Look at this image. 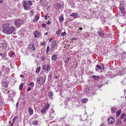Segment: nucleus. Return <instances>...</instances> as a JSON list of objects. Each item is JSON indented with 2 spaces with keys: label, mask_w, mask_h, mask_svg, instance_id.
<instances>
[{
  "label": "nucleus",
  "mask_w": 126,
  "mask_h": 126,
  "mask_svg": "<svg viewBox=\"0 0 126 126\" xmlns=\"http://www.w3.org/2000/svg\"><path fill=\"white\" fill-rule=\"evenodd\" d=\"M49 16H47V17H48V18H49Z\"/></svg>",
  "instance_id": "338daca9"
},
{
  "label": "nucleus",
  "mask_w": 126,
  "mask_h": 126,
  "mask_svg": "<svg viewBox=\"0 0 126 126\" xmlns=\"http://www.w3.org/2000/svg\"><path fill=\"white\" fill-rule=\"evenodd\" d=\"M72 40H75L76 41L77 40L76 38H73L72 39Z\"/></svg>",
  "instance_id": "a18cd8bd"
},
{
  "label": "nucleus",
  "mask_w": 126,
  "mask_h": 126,
  "mask_svg": "<svg viewBox=\"0 0 126 126\" xmlns=\"http://www.w3.org/2000/svg\"><path fill=\"white\" fill-rule=\"evenodd\" d=\"M44 42H43L42 43L41 45H44Z\"/></svg>",
  "instance_id": "5fc2aeb1"
},
{
  "label": "nucleus",
  "mask_w": 126,
  "mask_h": 126,
  "mask_svg": "<svg viewBox=\"0 0 126 126\" xmlns=\"http://www.w3.org/2000/svg\"><path fill=\"white\" fill-rule=\"evenodd\" d=\"M38 121L36 120L32 122V124H33L34 125H37L38 124Z\"/></svg>",
  "instance_id": "c85d7f7f"
},
{
  "label": "nucleus",
  "mask_w": 126,
  "mask_h": 126,
  "mask_svg": "<svg viewBox=\"0 0 126 126\" xmlns=\"http://www.w3.org/2000/svg\"><path fill=\"white\" fill-rule=\"evenodd\" d=\"M29 86H31L32 87H33L34 85V83L32 82H29Z\"/></svg>",
  "instance_id": "2f4dec72"
},
{
  "label": "nucleus",
  "mask_w": 126,
  "mask_h": 126,
  "mask_svg": "<svg viewBox=\"0 0 126 126\" xmlns=\"http://www.w3.org/2000/svg\"><path fill=\"white\" fill-rule=\"evenodd\" d=\"M41 26L42 28H44L46 27V25L45 24L43 23L42 24Z\"/></svg>",
  "instance_id": "ea45409f"
},
{
  "label": "nucleus",
  "mask_w": 126,
  "mask_h": 126,
  "mask_svg": "<svg viewBox=\"0 0 126 126\" xmlns=\"http://www.w3.org/2000/svg\"><path fill=\"white\" fill-rule=\"evenodd\" d=\"M96 67L99 69H102V67L100 66H99L98 65H97Z\"/></svg>",
  "instance_id": "58836bf2"
},
{
  "label": "nucleus",
  "mask_w": 126,
  "mask_h": 126,
  "mask_svg": "<svg viewBox=\"0 0 126 126\" xmlns=\"http://www.w3.org/2000/svg\"><path fill=\"white\" fill-rule=\"evenodd\" d=\"M56 41H53L52 42V44L53 45V46L52 47H53L55 46H57V45L56 44Z\"/></svg>",
  "instance_id": "c756f323"
},
{
  "label": "nucleus",
  "mask_w": 126,
  "mask_h": 126,
  "mask_svg": "<svg viewBox=\"0 0 126 126\" xmlns=\"http://www.w3.org/2000/svg\"><path fill=\"white\" fill-rule=\"evenodd\" d=\"M61 15L62 16H60L59 18V22L61 23H63L64 20V18L63 16V15L62 14Z\"/></svg>",
  "instance_id": "f8f14e48"
},
{
  "label": "nucleus",
  "mask_w": 126,
  "mask_h": 126,
  "mask_svg": "<svg viewBox=\"0 0 126 126\" xmlns=\"http://www.w3.org/2000/svg\"><path fill=\"white\" fill-rule=\"evenodd\" d=\"M119 8H120V10L122 11V13L123 14V13H124V11H123L124 10V8L122 6H121V7L120 6Z\"/></svg>",
  "instance_id": "7c9ffc66"
},
{
  "label": "nucleus",
  "mask_w": 126,
  "mask_h": 126,
  "mask_svg": "<svg viewBox=\"0 0 126 126\" xmlns=\"http://www.w3.org/2000/svg\"><path fill=\"white\" fill-rule=\"evenodd\" d=\"M82 119V121H84L85 120V119Z\"/></svg>",
  "instance_id": "680f3d73"
},
{
  "label": "nucleus",
  "mask_w": 126,
  "mask_h": 126,
  "mask_svg": "<svg viewBox=\"0 0 126 126\" xmlns=\"http://www.w3.org/2000/svg\"><path fill=\"white\" fill-rule=\"evenodd\" d=\"M88 101V99L86 98H84L82 100V102L83 103H85L87 102Z\"/></svg>",
  "instance_id": "393cba45"
},
{
  "label": "nucleus",
  "mask_w": 126,
  "mask_h": 126,
  "mask_svg": "<svg viewBox=\"0 0 126 126\" xmlns=\"http://www.w3.org/2000/svg\"><path fill=\"white\" fill-rule=\"evenodd\" d=\"M104 31H102L100 32L99 33V36L102 37H104Z\"/></svg>",
  "instance_id": "dca6fc26"
},
{
  "label": "nucleus",
  "mask_w": 126,
  "mask_h": 126,
  "mask_svg": "<svg viewBox=\"0 0 126 126\" xmlns=\"http://www.w3.org/2000/svg\"><path fill=\"white\" fill-rule=\"evenodd\" d=\"M52 40V39L51 38H50V40H49V42H50Z\"/></svg>",
  "instance_id": "603ef678"
},
{
  "label": "nucleus",
  "mask_w": 126,
  "mask_h": 126,
  "mask_svg": "<svg viewBox=\"0 0 126 126\" xmlns=\"http://www.w3.org/2000/svg\"><path fill=\"white\" fill-rule=\"evenodd\" d=\"M69 58H67L65 60V63H68L69 62Z\"/></svg>",
  "instance_id": "4c0bfd02"
},
{
  "label": "nucleus",
  "mask_w": 126,
  "mask_h": 126,
  "mask_svg": "<svg viewBox=\"0 0 126 126\" xmlns=\"http://www.w3.org/2000/svg\"><path fill=\"white\" fill-rule=\"evenodd\" d=\"M48 95L49 97L51 98L53 95V93L52 92H50L48 93Z\"/></svg>",
  "instance_id": "4be33fe9"
},
{
  "label": "nucleus",
  "mask_w": 126,
  "mask_h": 126,
  "mask_svg": "<svg viewBox=\"0 0 126 126\" xmlns=\"http://www.w3.org/2000/svg\"><path fill=\"white\" fill-rule=\"evenodd\" d=\"M28 110L29 113L30 114L32 115L33 114V110L31 108H29Z\"/></svg>",
  "instance_id": "6ab92c4d"
},
{
  "label": "nucleus",
  "mask_w": 126,
  "mask_h": 126,
  "mask_svg": "<svg viewBox=\"0 0 126 126\" xmlns=\"http://www.w3.org/2000/svg\"><path fill=\"white\" fill-rule=\"evenodd\" d=\"M15 53L13 52H11L10 54H9V56L10 57H11L12 55H14Z\"/></svg>",
  "instance_id": "c9c22d12"
},
{
  "label": "nucleus",
  "mask_w": 126,
  "mask_h": 126,
  "mask_svg": "<svg viewBox=\"0 0 126 126\" xmlns=\"http://www.w3.org/2000/svg\"><path fill=\"white\" fill-rule=\"evenodd\" d=\"M9 91H8V92H8V93H9Z\"/></svg>",
  "instance_id": "774afa93"
},
{
  "label": "nucleus",
  "mask_w": 126,
  "mask_h": 126,
  "mask_svg": "<svg viewBox=\"0 0 126 126\" xmlns=\"http://www.w3.org/2000/svg\"><path fill=\"white\" fill-rule=\"evenodd\" d=\"M20 77L22 78H24V76L23 75H21L20 76Z\"/></svg>",
  "instance_id": "49530a36"
},
{
  "label": "nucleus",
  "mask_w": 126,
  "mask_h": 126,
  "mask_svg": "<svg viewBox=\"0 0 126 126\" xmlns=\"http://www.w3.org/2000/svg\"><path fill=\"white\" fill-rule=\"evenodd\" d=\"M41 69V67H38L36 69V72L37 73H38L39 72Z\"/></svg>",
  "instance_id": "cd10ccee"
},
{
  "label": "nucleus",
  "mask_w": 126,
  "mask_h": 126,
  "mask_svg": "<svg viewBox=\"0 0 126 126\" xmlns=\"http://www.w3.org/2000/svg\"><path fill=\"white\" fill-rule=\"evenodd\" d=\"M125 80H126V79H125L124 80H123L122 81H121V82H122L123 84L124 85H125V83L124 82V81Z\"/></svg>",
  "instance_id": "79ce46f5"
},
{
  "label": "nucleus",
  "mask_w": 126,
  "mask_h": 126,
  "mask_svg": "<svg viewBox=\"0 0 126 126\" xmlns=\"http://www.w3.org/2000/svg\"><path fill=\"white\" fill-rule=\"evenodd\" d=\"M79 29V30H82V28H80Z\"/></svg>",
  "instance_id": "bf43d9fd"
},
{
  "label": "nucleus",
  "mask_w": 126,
  "mask_h": 126,
  "mask_svg": "<svg viewBox=\"0 0 126 126\" xmlns=\"http://www.w3.org/2000/svg\"><path fill=\"white\" fill-rule=\"evenodd\" d=\"M78 14H76L75 13H73L71 14L70 15V16H73L74 18H76L78 17Z\"/></svg>",
  "instance_id": "2eb2a0df"
},
{
  "label": "nucleus",
  "mask_w": 126,
  "mask_h": 126,
  "mask_svg": "<svg viewBox=\"0 0 126 126\" xmlns=\"http://www.w3.org/2000/svg\"><path fill=\"white\" fill-rule=\"evenodd\" d=\"M22 22V21L20 19H16L15 21L14 24L16 27L18 28L21 25Z\"/></svg>",
  "instance_id": "20e7f679"
},
{
  "label": "nucleus",
  "mask_w": 126,
  "mask_h": 126,
  "mask_svg": "<svg viewBox=\"0 0 126 126\" xmlns=\"http://www.w3.org/2000/svg\"><path fill=\"white\" fill-rule=\"evenodd\" d=\"M50 49V47L49 46H48L47 47L46 50V53H47Z\"/></svg>",
  "instance_id": "72a5a7b5"
},
{
  "label": "nucleus",
  "mask_w": 126,
  "mask_h": 126,
  "mask_svg": "<svg viewBox=\"0 0 126 126\" xmlns=\"http://www.w3.org/2000/svg\"><path fill=\"white\" fill-rule=\"evenodd\" d=\"M2 85L6 87H8V85L6 84V82L5 81H3L2 83Z\"/></svg>",
  "instance_id": "b1692460"
},
{
  "label": "nucleus",
  "mask_w": 126,
  "mask_h": 126,
  "mask_svg": "<svg viewBox=\"0 0 126 126\" xmlns=\"http://www.w3.org/2000/svg\"><path fill=\"white\" fill-rule=\"evenodd\" d=\"M111 112L113 113L115 112L117 110V107H112L110 110Z\"/></svg>",
  "instance_id": "4468645a"
},
{
  "label": "nucleus",
  "mask_w": 126,
  "mask_h": 126,
  "mask_svg": "<svg viewBox=\"0 0 126 126\" xmlns=\"http://www.w3.org/2000/svg\"><path fill=\"white\" fill-rule=\"evenodd\" d=\"M34 37L35 38L39 37L41 34L40 32H38L37 31H36L34 32Z\"/></svg>",
  "instance_id": "1a4fd4ad"
},
{
  "label": "nucleus",
  "mask_w": 126,
  "mask_h": 126,
  "mask_svg": "<svg viewBox=\"0 0 126 126\" xmlns=\"http://www.w3.org/2000/svg\"><path fill=\"white\" fill-rule=\"evenodd\" d=\"M42 68L44 70L47 71H49L50 69V65L49 64H45L43 65Z\"/></svg>",
  "instance_id": "39448f33"
},
{
  "label": "nucleus",
  "mask_w": 126,
  "mask_h": 126,
  "mask_svg": "<svg viewBox=\"0 0 126 126\" xmlns=\"http://www.w3.org/2000/svg\"><path fill=\"white\" fill-rule=\"evenodd\" d=\"M10 26V23L8 22H6L2 24V27H8Z\"/></svg>",
  "instance_id": "9d476101"
},
{
  "label": "nucleus",
  "mask_w": 126,
  "mask_h": 126,
  "mask_svg": "<svg viewBox=\"0 0 126 126\" xmlns=\"http://www.w3.org/2000/svg\"><path fill=\"white\" fill-rule=\"evenodd\" d=\"M45 58V57L44 56H43L41 58V60L42 61H43Z\"/></svg>",
  "instance_id": "e433bc0d"
},
{
  "label": "nucleus",
  "mask_w": 126,
  "mask_h": 126,
  "mask_svg": "<svg viewBox=\"0 0 126 126\" xmlns=\"http://www.w3.org/2000/svg\"><path fill=\"white\" fill-rule=\"evenodd\" d=\"M95 70H96V71H98V69L97 68H95Z\"/></svg>",
  "instance_id": "864d4df0"
},
{
  "label": "nucleus",
  "mask_w": 126,
  "mask_h": 126,
  "mask_svg": "<svg viewBox=\"0 0 126 126\" xmlns=\"http://www.w3.org/2000/svg\"><path fill=\"white\" fill-rule=\"evenodd\" d=\"M55 79H57V76H55Z\"/></svg>",
  "instance_id": "13d9d810"
},
{
  "label": "nucleus",
  "mask_w": 126,
  "mask_h": 126,
  "mask_svg": "<svg viewBox=\"0 0 126 126\" xmlns=\"http://www.w3.org/2000/svg\"><path fill=\"white\" fill-rule=\"evenodd\" d=\"M61 36H64L66 35V33L65 32H63L62 33H61Z\"/></svg>",
  "instance_id": "f704fd0d"
},
{
  "label": "nucleus",
  "mask_w": 126,
  "mask_h": 126,
  "mask_svg": "<svg viewBox=\"0 0 126 126\" xmlns=\"http://www.w3.org/2000/svg\"><path fill=\"white\" fill-rule=\"evenodd\" d=\"M3 2L2 0H0V3H2Z\"/></svg>",
  "instance_id": "8fccbe9b"
},
{
  "label": "nucleus",
  "mask_w": 126,
  "mask_h": 126,
  "mask_svg": "<svg viewBox=\"0 0 126 126\" xmlns=\"http://www.w3.org/2000/svg\"><path fill=\"white\" fill-rule=\"evenodd\" d=\"M124 53H125V55H126V52H124Z\"/></svg>",
  "instance_id": "e2e57ef3"
},
{
  "label": "nucleus",
  "mask_w": 126,
  "mask_h": 126,
  "mask_svg": "<svg viewBox=\"0 0 126 126\" xmlns=\"http://www.w3.org/2000/svg\"><path fill=\"white\" fill-rule=\"evenodd\" d=\"M61 32V30H59L56 32L57 34H59Z\"/></svg>",
  "instance_id": "a19ab883"
},
{
  "label": "nucleus",
  "mask_w": 126,
  "mask_h": 126,
  "mask_svg": "<svg viewBox=\"0 0 126 126\" xmlns=\"http://www.w3.org/2000/svg\"><path fill=\"white\" fill-rule=\"evenodd\" d=\"M31 89V88L30 87H29L27 89V91H30Z\"/></svg>",
  "instance_id": "37998d69"
},
{
  "label": "nucleus",
  "mask_w": 126,
  "mask_h": 126,
  "mask_svg": "<svg viewBox=\"0 0 126 126\" xmlns=\"http://www.w3.org/2000/svg\"><path fill=\"white\" fill-rule=\"evenodd\" d=\"M115 121V119L114 118L111 117L108 119V122L109 123L112 124Z\"/></svg>",
  "instance_id": "0eeeda50"
},
{
  "label": "nucleus",
  "mask_w": 126,
  "mask_h": 126,
  "mask_svg": "<svg viewBox=\"0 0 126 126\" xmlns=\"http://www.w3.org/2000/svg\"><path fill=\"white\" fill-rule=\"evenodd\" d=\"M50 106V105L49 104H45L44 107L41 110V112L42 113H45L46 111L49 109Z\"/></svg>",
  "instance_id": "7ed1b4c3"
},
{
  "label": "nucleus",
  "mask_w": 126,
  "mask_h": 126,
  "mask_svg": "<svg viewBox=\"0 0 126 126\" xmlns=\"http://www.w3.org/2000/svg\"><path fill=\"white\" fill-rule=\"evenodd\" d=\"M0 55L3 58H4L6 56V54H5L3 53H0Z\"/></svg>",
  "instance_id": "473e14b6"
},
{
  "label": "nucleus",
  "mask_w": 126,
  "mask_h": 126,
  "mask_svg": "<svg viewBox=\"0 0 126 126\" xmlns=\"http://www.w3.org/2000/svg\"><path fill=\"white\" fill-rule=\"evenodd\" d=\"M92 77L94 78L95 80H97L99 79V77L98 76H93Z\"/></svg>",
  "instance_id": "5701e85b"
},
{
  "label": "nucleus",
  "mask_w": 126,
  "mask_h": 126,
  "mask_svg": "<svg viewBox=\"0 0 126 126\" xmlns=\"http://www.w3.org/2000/svg\"><path fill=\"white\" fill-rule=\"evenodd\" d=\"M57 59V55L54 53L52 55V60L54 61H55Z\"/></svg>",
  "instance_id": "ddd939ff"
},
{
  "label": "nucleus",
  "mask_w": 126,
  "mask_h": 126,
  "mask_svg": "<svg viewBox=\"0 0 126 126\" xmlns=\"http://www.w3.org/2000/svg\"><path fill=\"white\" fill-rule=\"evenodd\" d=\"M122 124V122L121 120L120 119H119L117 121L116 123V124L117 125H120Z\"/></svg>",
  "instance_id": "f3484780"
},
{
  "label": "nucleus",
  "mask_w": 126,
  "mask_h": 126,
  "mask_svg": "<svg viewBox=\"0 0 126 126\" xmlns=\"http://www.w3.org/2000/svg\"><path fill=\"white\" fill-rule=\"evenodd\" d=\"M34 46V44L33 43H31L28 46V48L29 49H32L33 47V46Z\"/></svg>",
  "instance_id": "aec40b11"
},
{
  "label": "nucleus",
  "mask_w": 126,
  "mask_h": 126,
  "mask_svg": "<svg viewBox=\"0 0 126 126\" xmlns=\"http://www.w3.org/2000/svg\"><path fill=\"white\" fill-rule=\"evenodd\" d=\"M7 44L6 43H2L1 47L3 49H4L7 46Z\"/></svg>",
  "instance_id": "a211bd4d"
},
{
  "label": "nucleus",
  "mask_w": 126,
  "mask_h": 126,
  "mask_svg": "<svg viewBox=\"0 0 126 126\" xmlns=\"http://www.w3.org/2000/svg\"><path fill=\"white\" fill-rule=\"evenodd\" d=\"M17 118V117H15L13 119V121H14V120H15Z\"/></svg>",
  "instance_id": "c03bdc74"
},
{
  "label": "nucleus",
  "mask_w": 126,
  "mask_h": 126,
  "mask_svg": "<svg viewBox=\"0 0 126 126\" xmlns=\"http://www.w3.org/2000/svg\"><path fill=\"white\" fill-rule=\"evenodd\" d=\"M45 20H47V17H45Z\"/></svg>",
  "instance_id": "052dcab7"
},
{
  "label": "nucleus",
  "mask_w": 126,
  "mask_h": 126,
  "mask_svg": "<svg viewBox=\"0 0 126 126\" xmlns=\"http://www.w3.org/2000/svg\"><path fill=\"white\" fill-rule=\"evenodd\" d=\"M126 114L125 113H122L120 116V118L121 119H123L125 117Z\"/></svg>",
  "instance_id": "a878e982"
},
{
  "label": "nucleus",
  "mask_w": 126,
  "mask_h": 126,
  "mask_svg": "<svg viewBox=\"0 0 126 126\" xmlns=\"http://www.w3.org/2000/svg\"><path fill=\"white\" fill-rule=\"evenodd\" d=\"M47 34H48L47 32H46L45 33V34L46 35H47Z\"/></svg>",
  "instance_id": "4d7b16f0"
},
{
  "label": "nucleus",
  "mask_w": 126,
  "mask_h": 126,
  "mask_svg": "<svg viewBox=\"0 0 126 126\" xmlns=\"http://www.w3.org/2000/svg\"><path fill=\"white\" fill-rule=\"evenodd\" d=\"M126 121V117H125L124 119V122H125Z\"/></svg>",
  "instance_id": "3c124183"
},
{
  "label": "nucleus",
  "mask_w": 126,
  "mask_h": 126,
  "mask_svg": "<svg viewBox=\"0 0 126 126\" xmlns=\"http://www.w3.org/2000/svg\"><path fill=\"white\" fill-rule=\"evenodd\" d=\"M45 17H47V16H45Z\"/></svg>",
  "instance_id": "0e129e2a"
},
{
  "label": "nucleus",
  "mask_w": 126,
  "mask_h": 126,
  "mask_svg": "<svg viewBox=\"0 0 126 126\" xmlns=\"http://www.w3.org/2000/svg\"><path fill=\"white\" fill-rule=\"evenodd\" d=\"M32 50H35V48L33 47L32 48Z\"/></svg>",
  "instance_id": "09e8293b"
},
{
  "label": "nucleus",
  "mask_w": 126,
  "mask_h": 126,
  "mask_svg": "<svg viewBox=\"0 0 126 126\" xmlns=\"http://www.w3.org/2000/svg\"><path fill=\"white\" fill-rule=\"evenodd\" d=\"M16 30V28L13 26L8 27L5 28L3 29V32L7 34H11Z\"/></svg>",
  "instance_id": "f257e3e1"
},
{
  "label": "nucleus",
  "mask_w": 126,
  "mask_h": 126,
  "mask_svg": "<svg viewBox=\"0 0 126 126\" xmlns=\"http://www.w3.org/2000/svg\"><path fill=\"white\" fill-rule=\"evenodd\" d=\"M121 110H119L117 112L116 114V115L117 116H119L120 114L121 113Z\"/></svg>",
  "instance_id": "412c9836"
},
{
  "label": "nucleus",
  "mask_w": 126,
  "mask_h": 126,
  "mask_svg": "<svg viewBox=\"0 0 126 126\" xmlns=\"http://www.w3.org/2000/svg\"><path fill=\"white\" fill-rule=\"evenodd\" d=\"M23 83H21L19 86V89L20 90H21L23 87Z\"/></svg>",
  "instance_id": "bb28decb"
},
{
  "label": "nucleus",
  "mask_w": 126,
  "mask_h": 126,
  "mask_svg": "<svg viewBox=\"0 0 126 126\" xmlns=\"http://www.w3.org/2000/svg\"><path fill=\"white\" fill-rule=\"evenodd\" d=\"M32 4V2L30 0L25 1L23 4L24 9L26 10H29L31 9V6Z\"/></svg>",
  "instance_id": "f03ea898"
},
{
  "label": "nucleus",
  "mask_w": 126,
  "mask_h": 126,
  "mask_svg": "<svg viewBox=\"0 0 126 126\" xmlns=\"http://www.w3.org/2000/svg\"><path fill=\"white\" fill-rule=\"evenodd\" d=\"M55 8L56 9H59L62 7V5L60 3H57L55 5Z\"/></svg>",
  "instance_id": "9b49d317"
},
{
  "label": "nucleus",
  "mask_w": 126,
  "mask_h": 126,
  "mask_svg": "<svg viewBox=\"0 0 126 126\" xmlns=\"http://www.w3.org/2000/svg\"><path fill=\"white\" fill-rule=\"evenodd\" d=\"M18 105V103H16V107Z\"/></svg>",
  "instance_id": "6e6d98bb"
},
{
  "label": "nucleus",
  "mask_w": 126,
  "mask_h": 126,
  "mask_svg": "<svg viewBox=\"0 0 126 126\" xmlns=\"http://www.w3.org/2000/svg\"><path fill=\"white\" fill-rule=\"evenodd\" d=\"M45 79L43 77H39L37 79V82L40 84L44 83L45 82Z\"/></svg>",
  "instance_id": "423d86ee"
},
{
  "label": "nucleus",
  "mask_w": 126,
  "mask_h": 126,
  "mask_svg": "<svg viewBox=\"0 0 126 126\" xmlns=\"http://www.w3.org/2000/svg\"><path fill=\"white\" fill-rule=\"evenodd\" d=\"M40 16V14H36L33 20V21L36 22L37 21L38 19L39 18Z\"/></svg>",
  "instance_id": "6e6552de"
},
{
  "label": "nucleus",
  "mask_w": 126,
  "mask_h": 126,
  "mask_svg": "<svg viewBox=\"0 0 126 126\" xmlns=\"http://www.w3.org/2000/svg\"><path fill=\"white\" fill-rule=\"evenodd\" d=\"M93 13H95V11H93Z\"/></svg>",
  "instance_id": "69168bd1"
},
{
  "label": "nucleus",
  "mask_w": 126,
  "mask_h": 126,
  "mask_svg": "<svg viewBox=\"0 0 126 126\" xmlns=\"http://www.w3.org/2000/svg\"><path fill=\"white\" fill-rule=\"evenodd\" d=\"M50 21H48L46 23L47 24H49L50 23Z\"/></svg>",
  "instance_id": "de8ad7c7"
}]
</instances>
